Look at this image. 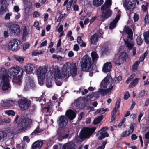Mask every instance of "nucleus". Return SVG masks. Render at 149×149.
Masks as SVG:
<instances>
[{
  "mask_svg": "<svg viewBox=\"0 0 149 149\" xmlns=\"http://www.w3.org/2000/svg\"><path fill=\"white\" fill-rule=\"evenodd\" d=\"M32 123V120L31 119L24 118L22 116L17 126V129L22 132L26 128H29L30 125Z\"/></svg>",
  "mask_w": 149,
  "mask_h": 149,
  "instance_id": "obj_9",
  "label": "nucleus"
},
{
  "mask_svg": "<svg viewBox=\"0 0 149 149\" xmlns=\"http://www.w3.org/2000/svg\"><path fill=\"white\" fill-rule=\"evenodd\" d=\"M112 3L111 0H106L104 4L101 6L102 16L103 18L108 19L112 15V12L110 9Z\"/></svg>",
  "mask_w": 149,
  "mask_h": 149,
  "instance_id": "obj_5",
  "label": "nucleus"
},
{
  "mask_svg": "<svg viewBox=\"0 0 149 149\" xmlns=\"http://www.w3.org/2000/svg\"><path fill=\"white\" fill-rule=\"evenodd\" d=\"M52 57L54 59H57L58 61H61L62 59V57L55 54H53Z\"/></svg>",
  "mask_w": 149,
  "mask_h": 149,
  "instance_id": "obj_46",
  "label": "nucleus"
},
{
  "mask_svg": "<svg viewBox=\"0 0 149 149\" xmlns=\"http://www.w3.org/2000/svg\"><path fill=\"white\" fill-rule=\"evenodd\" d=\"M43 142L42 141H38L34 142L32 145V149H40Z\"/></svg>",
  "mask_w": 149,
  "mask_h": 149,
  "instance_id": "obj_27",
  "label": "nucleus"
},
{
  "mask_svg": "<svg viewBox=\"0 0 149 149\" xmlns=\"http://www.w3.org/2000/svg\"><path fill=\"white\" fill-rule=\"evenodd\" d=\"M145 138L146 139L145 143L146 145L147 146L149 142V132H147L145 133Z\"/></svg>",
  "mask_w": 149,
  "mask_h": 149,
  "instance_id": "obj_41",
  "label": "nucleus"
},
{
  "mask_svg": "<svg viewBox=\"0 0 149 149\" xmlns=\"http://www.w3.org/2000/svg\"><path fill=\"white\" fill-rule=\"evenodd\" d=\"M47 102L48 103V104L46 105V106L43 107L42 109V111L43 113L47 112L50 109L49 106L51 104V103L48 100H47Z\"/></svg>",
  "mask_w": 149,
  "mask_h": 149,
  "instance_id": "obj_32",
  "label": "nucleus"
},
{
  "mask_svg": "<svg viewBox=\"0 0 149 149\" xmlns=\"http://www.w3.org/2000/svg\"><path fill=\"white\" fill-rule=\"evenodd\" d=\"M130 96L129 93L128 92H127L124 96V99L125 100H127Z\"/></svg>",
  "mask_w": 149,
  "mask_h": 149,
  "instance_id": "obj_62",
  "label": "nucleus"
},
{
  "mask_svg": "<svg viewBox=\"0 0 149 149\" xmlns=\"http://www.w3.org/2000/svg\"><path fill=\"white\" fill-rule=\"evenodd\" d=\"M68 122L67 119L65 116H61L59 117L57 120V123L60 127L63 128L66 126Z\"/></svg>",
  "mask_w": 149,
  "mask_h": 149,
  "instance_id": "obj_19",
  "label": "nucleus"
},
{
  "mask_svg": "<svg viewBox=\"0 0 149 149\" xmlns=\"http://www.w3.org/2000/svg\"><path fill=\"white\" fill-rule=\"evenodd\" d=\"M24 70L26 73L32 72L35 69L34 66L31 63L27 64L24 65Z\"/></svg>",
  "mask_w": 149,
  "mask_h": 149,
  "instance_id": "obj_23",
  "label": "nucleus"
},
{
  "mask_svg": "<svg viewBox=\"0 0 149 149\" xmlns=\"http://www.w3.org/2000/svg\"><path fill=\"white\" fill-rule=\"evenodd\" d=\"M144 38H149V32L148 31L143 33Z\"/></svg>",
  "mask_w": 149,
  "mask_h": 149,
  "instance_id": "obj_52",
  "label": "nucleus"
},
{
  "mask_svg": "<svg viewBox=\"0 0 149 149\" xmlns=\"http://www.w3.org/2000/svg\"><path fill=\"white\" fill-rule=\"evenodd\" d=\"M107 141H104L102 143V145L99 146L98 148L97 149H104L105 147V145L107 143Z\"/></svg>",
  "mask_w": 149,
  "mask_h": 149,
  "instance_id": "obj_49",
  "label": "nucleus"
},
{
  "mask_svg": "<svg viewBox=\"0 0 149 149\" xmlns=\"http://www.w3.org/2000/svg\"><path fill=\"white\" fill-rule=\"evenodd\" d=\"M91 55L93 62H96L98 59V56L97 53L95 52H92Z\"/></svg>",
  "mask_w": 149,
  "mask_h": 149,
  "instance_id": "obj_34",
  "label": "nucleus"
},
{
  "mask_svg": "<svg viewBox=\"0 0 149 149\" xmlns=\"http://www.w3.org/2000/svg\"><path fill=\"white\" fill-rule=\"evenodd\" d=\"M60 102H58V101H57L55 103V105H56V107L57 108V106H59L61 102H62V99L60 98V100H59Z\"/></svg>",
  "mask_w": 149,
  "mask_h": 149,
  "instance_id": "obj_58",
  "label": "nucleus"
},
{
  "mask_svg": "<svg viewBox=\"0 0 149 149\" xmlns=\"http://www.w3.org/2000/svg\"><path fill=\"white\" fill-rule=\"evenodd\" d=\"M73 6V5L68 2L67 5V10L69 11L71 10V6Z\"/></svg>",
  "mask_w": 149,
  "mask_h": 149,
  "instance_id": "obj_54",
  "label": "nucleus"
},
{
  "mask_svg": "<svg viewBox=\"0 0 149 149\" xmlns=\"http://www.w3.org/2000/svg\"><path fill=\"white\" fill-rule=\"evenodd\" d=\"M139 95L140 97H142L144 96L145 95V91L143 90L139 92Z\"/></svg>",
  "mask_w": 149,
  "mask_h": 149,
  "instance_id": "obj_61",
  "label": "nucleus"
},
{
  "mask_svg": "<svg viewBox=\"0 0 149 149\" xmlns=\"http://www.w3.org/2000/svg\"><path fill=\"white\" fill-rule=\"evenodd\" d=\"M123 5L127 10L131 11L135 7L134 0H123Z\"/></svg>",
  "mask_w": 149,
  "mask_h": 149,
  "instance_id": "obj_13",
  "label": "nucleus"
},
{
  "mask_svg": "<svg viewBox=\"0 0 149 149\" xmlns=\"http://www.w3.org/2000/svg\"><path fill=\"white\" fill-rule=\"evenodd\" d=\"M139 79L137 78H135L133 81L131 82L129 85V87L130 88H132L136 86L138 83Z\"/></svg>",
  "mask_w": 149,
  "mask_h": 149,
  "instance_id": "obj_37",
  "label": "nucleus"
},
{
  "mask_svg": "<svg viewBox=\"0 0 149 149\" xmlns=\"http://www.w3.org/2000/svg\"><path fill=\"white\" fill-rule=\"evenodd\" d=\"M77 41L78 43L80 44V46L81 47H85L86 44L83 42L80 37L79 36L77 38Z\"/></svg>",
  "mask_w": 149,
  "mask_h": 149,
  "instance_id": "obj_36",
  "label": "nucleus"
},
{
  "mask_svg": "<svg viewBox=\"0 0 149 149\" xmlns=\"http://www.w3.org/2000/svg\"><path fill=\"white\" fill-rule=\"evenodd\" d=\"M3 36L5 38H7L9 36V33L7 31H4L3 32Z\"/></svg>",
  "mask_w": 149,
  "mask_h": 149,
  "instance_id": "obj_63",
  "label": "nucleus"
},
{
  "mask_svg": "<svg viewBox=\"0 0 149 149\" xmlns=\"http://www.w3.org/2000/svg\"><path fill=\"white\" fill-rule=\"evenodd\" d=\"M91 59L87 55L81 59L80 63L81 70L83 71H88L91 67Z\"/></svg>",
  "mask_w": 149,
  "mask_h": 149,
  "instance_id": "obj_8",
  "label": "nucleus"
},
{
  "mask_svg": "<svg viewBox=\"0 0 149 149\" xmlns=\"http://www.w3.org/2000/svg\"><path fill=\"white\" fill-rule=\"evenodd\" d=\"M103 0H93V4L96 7H98L101 6L103 3Z\"/></svg>",
  "mask_w": 149,
  "mask_h": 149,
  "instance_id": "obj_33",
  "label": "nucleus"
},
{
  "mask_svg": "<svg viewBox=\"0 0 149 149\" xmlns=\"http://www.w3.org/2000/svg\"><path fill=\"white\" fill-rule=\"evenodd\" d=\"M106 111V110L104 109V108H102L100 109L97 110L95 112L96 114H97L99 113H100L101 114L104 113Z\"/></svg>",
  "mask_w": 149,
  "mask_h": 149,
  "instance_id": "obj_43",
  "label": "nucleus"
},
{
  "mask_svg": "<svg viewBox=\"0 0 149 149\" xmlns=\"http://www.w3.org/2000/svg\"><path fill=\"white\" fill-rule=\"evenodd\" d=\"M127 57L126 53L123 52L120 54L118 57L114 58V61L115 64L120 65L121 63L125 61Z\"/></svg>",
  "mask_w": 149,
  "mask_h": 149,
  "instance_id": "obj_14",
  "label": "nucleus"
},
{
  "mask_svg": "<svg viewBox=\"0 0 149 149\" xmlns=\"http://www.w3.org/2000/svg\"><path fill=\"white\" fill-rule=\"evenodd\" d=\"M5 113L8 115L14 116L15 114L14 111L12 110H7L5 111Z\"/></svg>",
  "mask_w": 149,
  "mask_h": 149,
  "instance_id": "obj_44",
  "label": "nucleus"
},
{
  "mask_svg": "<svg viewBox=\"0 0 149 149\" xmlns=\"http://www.w3.org/2000/svg\"><path fill=\"white\" fill-rule=\"evenodd\" d=\"M39 14L38 11H35L33 14V17L34 18L37 17L39 16Z\"/></svg>",
  "mask_w": 149,
  "mask_h": 149,
  "instance_id": "obj_55",
  "label": "nucleus"
},
{
  "mask_svg": "<svg viewBox=\"0 0 149 149\" xmlns=\"http://www.w3.org/2000/svg\"><path fill=\"white\" fill-rule=\"evenodd\" d=\"M144 114V113L143 112H140V114L138 116V121L139 122L140 121L141 119Z\"/></svg>",
  "mask_w": 149,
  "mask_h": 149,
  "instance_id": "obj_60",
  "label": "nucleus"
},
{
  "mask_svg": "<svg viewBox=\"0 0 149 149\" xmlns=\"http://www.w3.org/2000/svg\"><path fill=\"white\" fill-rule=\"evenodd\" d=\"M103 33L102 30H99L97 33L92 35L90 38L91 42V44H95L98 41V39Z\"/></svg>",
  "mask_w": 149,
  "mask_h": 149,
  "instance_id": "obj_18",
  "label": "nucleus"
},
{
  "mask_svg": "<svg viewBox=\"0 0 149 149\" xmlns=\"http://www.w3.org/2000/svg\"><path fill=\"white\" fill-rule=\"evenodd\" d=\"M61 144H59L58 145H54L53 147V149H61Z\"/></svg>",
  "mask_w": 149,
  "mask_h": 149,
  "instance_id": "obj_56",
  "label": "nucleus"
},
{
  "mask_svg": "<svg viewBox=\"0 0 149 149\" xmlns=\"http://www.w3.org/2000/svg\"><path fill=\"white\" fill-rule=\"evenodd\" d=\"M96 136H98V139L100 140L106 137H108L109 136V134L107 132L97 133Z\"/></svg>",
  "mask_w": 149,
  "mask_h": 149,
  "instance_id": "obj_29",
  "label": "nucleus"
},
{
  "mask_svg": "<svg viewBox=\"0 0 149 149\" xmlns=\"http://www.w3.org/2000/svg\"><path fill=\"white\" fill-rule=\"evenodd\" d=\"M100 86L101 88H108V89L106 90H101L100 91L102 93L105 94L108 93L113 89L114 86L112 79L110 76H107L102 80Z\"/></svg>",
  "mask_w": 149,
  "mask_h": 149,
  "instance_id": "obj_4",
  "label": "nucleus"
},
{
  "mask_svg": "<svg viewBox=\"0 0 149 149\" xmlns=\"http://www.w3.org/2000/svg\"><path fill=\"white\" fill-rule=\"evenodd\" d=\"M43 131L42 129H40L39 126H38L33 131V133L34 134L40 133Z\"/></svg>",
  "mask_w": 149,
  "mask_h": 149,
  "instance_id": "obj_42",
  "label": "nucleus"
},
{
  "mask_svg": "<svg viewBox=\"0 0 149 149\" xmlns=\"http://www.w3.org/2000/svg\"><path fill=\"white\" fill-rule=\"evenodd\" d=\"M3 102V105L5 106H10L13 105L14 103V101L11 100H8L4 102L2 100Z\"/></svg>",
  "mask_w": 149,
  "mask_h": 149,
  "instance_id": "obj_30",
  "label": "nucleus"
},
{
  "mask_svg": "<svg viewBox=\"0 0 149 149\" xmlns=\"http://www.w3.org/2000/svg\"><path fill=\"white\" fill-rule=\"evenodd\" d=\"M108 129V127H104L102 128L97 133L101 132H105Z\"/></svg>",
  "mask_w": 149,
  "mask_h": 149,
  "instance_id": "obj_51",
  "label": "nucleus"
},
{
  "mask_svg": "<svg viewBox=\"0 0 149 149\" xmlns=\"http://www.w3.org/2000/svg\"><path fill=\"white\" fill-rule=\"evenodd\" d=\"M54 74V79L56 80L62 79L63 76L58 66H52L49 68V71L47 73L46 77V85L48 87H51L52 85V74Z\"/></svg>",
  "mask_w": 149,
  "mask_h": 149,
  "instance_id": "obj_2",
  "label": "nucleus"
},
{
  "mask_svg": "<svg viewBox=\"0 0 149 149\" xmlns=\"http://www.w3.org/2000/svg\"><path fill=\"white\" fill-rule=\"evenodd\" d=\"M120 99H118L117 102L116 103V104L115 106V107L114 108L113 110H112L111 112V116H112V118L111 119L113 120L115 119V114L117 112L118 109V108L120 107Z\"/></svg>",
  "mask_w": 149,
  "mask_h": 149,
  "instance_id": "obj_20",
  "label": "nucleus"
},
{
  "mask_svg": "<svg viewBox=\"0 0 149 149\" xmlns=\"http://www.w3.org/2000/svg\"><path fill=\"white\" fill-rule=\"evenodd\" d=\"M12 13H8L6 14L5 16V19L6 20H9L10 19V16L12 15Z\"/></svg>",
  "mask_w": 149,
  "mask_h": 149,
  "instance_id": "obj_48",
  "label": "nucleus"
},
{
  "mask_svg": "<svg viewBox=\"0 0 149 149\" xmlns=\"http://www.w3.org/2000/svg\"><path fill=\"white\" fill-rule=\"evenodd\" d=\"M115 11L117 12L118 13L116 16L115 19L113 20L110 23L109 28L110 29H112L116 26V24L120 17V14L119 13L120 10L118 8H116L114 9Z\"/></svg>",
  "mask_w": 149,
  "mask_h": 149,
  "instance_id": "obj_17",
  "label": "nucleus"
},
{
  "mask_svg": "<svg viewBox=\"0 0 149 149\" xmlns=\"http://www.w3.org/2000/svg\"><path fill=\"white\" fill-rule=\"evenodd\" d=\"M95 127L86 128L81 131L80 134L81 139H83L86 138H89L90 136L95 131Z\"/></svg>",
  "mask_w": 149,
  "mask_h": 149,
  "instance_id": "obj_12",
  "label": "nucleus"
},
{
  "mask_svg": "<svg viewBox=\"0 0 149 149\" xmlns=\"http://www.w3.org/2000/svg\"><path fill=\"white\" fill-rule=\"evenodd\" d=\"M14 58L19 62H22L24 61V58L20 56L16 55L13 56Z\"/></svg>",
  "mask_w": 149,
  "mask_h": 149,
  "instance_id": "obj_38",
  "label": "nucleus"
},
{
  "mask_svg": "<svg viewBox=\"0 0 149 149\" xmlns=\"http://www.w3.org/2000/svg\"><path fill=\"white\" fill-rule=\"evenodd\" d=\"M7 134L4 131H0V142H3L7 138Z\"/></svg>",
  "mask_w": 149,
  "mask_h": 149,
  "instance_id": "obj_31",
  "label": "nucleus"
},
{
  "mask_svg": "<svg viewBox=\"0 0 149 149\" xmlns=\"http://www.w3.org/2000/svg\"><path fill=\"white\" fill-rule=\"evenodd\" d=\"M112 68V65L110 62H108L104 64L102 69L103 71L105 72H109Z\"/></svg>",
  "mask_w": 149,
  "mask_h": 149,
  "instance_id": "obj_26",
  "label": "nucleus"
},
{
  "mask_svg": "<svg viewBox=\"0 0 149 149\" xmlns=\"http://www.w3.org/2000/svg\"><path fill=\"white\" fill-rule=\"evenodd\" d=\"M34 86L33 80L31 79H29L26 82V84L25 86L24 89L26 90H28L31 87H33Z\"/></svg>",
  "mask_w": 149,
  "mask_h": 149,
  "instance_id": "obj_24",
  "label": "nucleus"
},
{
  "mask_svg": "<svg viewBox=\"0 0 149 149\" xmlns=\"http://www.w3.org/2000/svg\"><path fill=\"white\" fill-rule=\"evenodd\" d=\"M123 33H125L128 36L127 38L124 40V42L127 48L131 50L134 45V43L132 41L133 32L131 29L126 26L124 28Z\"/></svg>",
  "mask_w": 149,
  "mask_h": 149,
  "instance_id": "obj_7",
  "label": "nucleus"
},
{
  "mask_svg": "<svg viewBox=\"0 0 149 149\" xmlns=\"http://www.w3.org/2000/svg\"><path fill=\"white\" fill-rule=\"evenodd\" d=\"M75 144L73 143H67L64 144L62 149H75Z\"/></svg>",
  "mask_w": 149,
  "mask_h": 149,
  "instance_id": "obj_25",
  "label": "nucleus"
},
{
  "mask_svg": "<svg viewBox=\"0 0 149 149\" xmlns=\"http://www.w3.org/2000/svg\"><path fill=\"white\" fill-rule=\"evenodd\" d=\"M147 54L146 53L142 54L139 58V61H142L144 60L145 58L147 56Z\"/></svg>",
  "mask_w": 149,
  "mask_h": 149,
  "instance_id": "obj_50",
  "label": "nucleus"
},
{
  "mask_svg": "<svg viewBox=\"0 0 149 149\" xmlns=\"http://www.w3.org/2000/svg\"><path fill=\"white\" fill-rule=\"evenodd\" d=\"M134 21L136 22L139 19V16L138 15L135 13L134 17Z\"/></svg>",
  "mask_w": 149,
  "mask_h": 149,
  "instance_id": "obj_59",
  "label": "nucleus"
},
{
  "mask_svg": "<svg viewBox=\"0 0 149 149\" xmlns=\"http://www.w3.org/2000/svg\"><path fill=\"white\" fill-rule=\"evenodd\" d=\"M15 12L17 13L19 10V7L17 6H15L13 8Z\"/></svg>",
  "mask_w": 149,
  "mask_h": 149,
  "instance_id": "obj_64",
  "label": "nucleus"
},
{
  "mask_svg": "<svg viewBox=\"0 0 149 149\" xmlns=\"http://www.w3.org/2000/svg\"><path fill=\"white\" fill-rule=\"evenodd\" d=\"M8 28L9 30L12 35L16 36L19 34L20 29L18 25L16 24H10Z\"/></svg>",
  "mask_w": 149,
  "mask_h": 149,
  "instance_id": "obj_16",
  "label": "nucleus"
},
{
  "mask_svg": "<svg viewBox=\"0 0 149 149\" xmlns=\"http://www.w3.org/2000/svg\"><path fill=\"white\" fill-rule=\"evenodd\" d=\"M77 73V70L76 63H71L67 62L65 64L63 68V74L64 77H68L72 75L74 77H75Z\"/></svg>",
  "mask_w": 149,
  "mask_h": 149,
  "instance_id": "obj_3",
  "label": "nucleus"
},
{
  "mask_svg": "<svg viewBox=\"0 0 149 149\" xmlns=\"http://www.w3.org/2000/svg\"><path fill=\"white\" fill-rule=\"evenodd\" d=\"M23 72L22 68L17 65L9 69L8 75L12 79L13 82L20 85L21 83V78L23 75Z\"/></svg>",
  "mask_w": 149,
  "mask_h": 149,
  "instance_id": "obj_1",
  "label": "nucleus"
},
{
  "mask_svg": "<svg viewBox=\"0 0 149 149\" xmlns=\"http://www.w3.org/2000/svg\"><path fill=\"white\" fill-rule=\"evenodd\" d=\"M137 44L138 45H141L143 42L141 35H139L136 39Z\"/></svg>",
  "mask_w": 149,
  "mask_h": 149,
  "instance_id": "obj_40",
  "label": "nucleus"
},
{
  "mask_svg": "<svg viewBox=\"0 0 149 149\" xmlns=\"http://www.w3.org/2000/svg\"><path fill=\"white\" fill-rule=\"evenodd\" d=\"M6 0H0V13H2L6 7Z\"/></svg>",
  "mask_w": 149,
  "mask_h": 149,
  "instance_id": "obj_28",
  "label": "nucleus"
},
{
  "mask_svg": "<svg viewBox=\"0 0 149 149\" xmlns=\"http://www.w3.org/2000/svg\"><path fill=\"white\" fill-rule=\"evenodd\" d=\"M18 102L19 107L22 110L27 109L31 103L30 101L26 98L20 99Z\"/></svg>",
  "mask_w": 149,
  "mask_h": 149,
  "instance_id": "obj_15",
  "label": "nucleus"
},
{
  "mask_svg": "<svg viewBox=\"0 0 149 149\" xmlns=\"http://www.w3.org/2000/svg\"><path fill=\"white\" fill-rule=\"evenodd\" d=\"M63 26L62 25H61L57 29V31L59 33H61V32L63 31Z\"/></svg>",
  "mask_w": 149,
  "mask_h": 149,
  "instance_id": "obj_57",
  "label": "nucleus"
},
{
  "mask_svg": "<svg viewBox=\"0 0 149 149\" xmlns=\"http://www.w3.org/2000/svg\"><path fill=\"white\" fill-rule=\"evenodd\" d=\"M140 63V61H137L134 63L132 67V70L133 71L135 72L137 70L138 66Z\"/></svg>",
  "mask_w": 149,
  "mask_h": 149,
  "instance_id": "obj_35",
  "label": "nucleus"
},
{
  "mask_svg": "<svg viewBox=\"0 0 149 149\" xmlns=\"http://www.w3.org/2000/svg\"><path fill=\"white\" fill-rule=\"evenodd\" d=\"M46 100L45 99H41L39 101V102L40 103V104L41 106L43 105H47L48 104V103L47 102L46 103Z\"/></svg>",
  "mask_w": 149,
  "mask_h": 149,
  "instance_id": "obj_47",
  "label": "nucleus"
},
{
  "mask_svg": "<svg viewBox=\"0 0 149 149\" xmlns=\"http://www.w3.org/2000/svg\"><path fill=\"white\" fill-rule=\"evenodd\" d=\"M122 79V77L121 76H119L118 77H116L114 78L115 81L116 82H118L121 81Z\"/></svg>",
  "mask_w": 149,
  "mask_h": 149,
  "instance_id": "obj_53",
  "label": "nucleus"
},
{
  "mask_svg": "<svg viewBox=\"0 0 149 149\" xmlns=\"http://www.w3.org/2000/svg\"><path fill=\"white\" fill-rule=\"evenodd\" d=\"M134 124H132L130 127V130L123 132L121 134V137H126L132 133L134 130Z\"/></svg>",
  "mask_w": 149,
  "mask_h": 149,
  "instance_id": "obj_22",
  "label": "nucleus"
},
{
  "mask_svg": "<svg viewBox=\"0 0 149 149\" xmlns=\"http://www.w3.org/2000/svg\"><path fill=\"white\" fill-rule=\"evenodd\" d=\"M21 47L20 41L17 39L12 40L8 43V48L12 51L18 50Z\"/></svg>",
  "mask_w": 149,
  "mask_h": 149,
  "instance_id": "obj_11",
  "label": "nucleus"
},
{
  "mask_svg": "<svg viewBox=\"0 0 149 149\" xmlns=\"http://www.w3.org/2000/svg\"><path fill=\"white\" fill-rule=\"evenodd\" d=\"M47 72V68L43 66H39L37 70L36 73L38 77V83L41 85L43 84V80Z\"/></svg>",
  "mask_w": 149,
  "mask_h": 149,
  "instance_id": "obj_10",
  "label": "nucleus"
},
{
  "mask_svg": "<svg viewBox=\"0 0 149 149\" xmlns=\"http://www.w3.org/2000/svg\"><path fill=\"white\" fill-rule=\"evenodd\" d=\"M6 72L7 70L3 68H2L0 70V74L2 75L1 78H0V86L1 84L2 89L3 90H8L10 87Z\"/></svg>",
  "mask_w": 149,
  "mask_h": 149,
  "instance_id": "obj_6",
  "label": "nucleus"
},
{
  "mask_svg": "<svg viewBox=\"0 0 149 149\" xmlns=\"http://www.w3.org/2000/svg\"><path fill=\"white\" fill-rule=\"evenodd\" d=\"M135 76L134 74H132L128 78L126 81V83L127 84H128L131 81V80L133 79Z\"/></svg>",
  "mask_w": 149,
  "mask_h": 149,
  "instance_id": "obj_45",
  "label": "nucleus"
},
{
  "mask_svg": "<svg viewBox=\"0 0 149 149\" xmlns=\"http://www.w3.org/2000/svg\"><path fill=\"white\" fill-rule=\"evenodd\" d=\"M103 119V116H101L95 119L93 122L94 124H97L100 123Z\"/></svg>",
  "mask_w": 149,
  "mask_h": 149,
  "instance_id": "obj_39",
  "label": "nucleus"
},
{
  "mask_svg": "<svg viewBox=\"0 0 149 149\" xmlns=\"http://www.w3.org/2000/svg\"><path fill=\"white\" fill-rule=\"evenodd\" d=\"M65 115L69 119L72 120L75 118L76 114L73 111L68 110L66 111Z\"/></svg>",
  "mask_w": 149,
  "mask_h": 149,
  "instance_id": "obj_21",
  "label": "nucleus"
}]
</instances>
